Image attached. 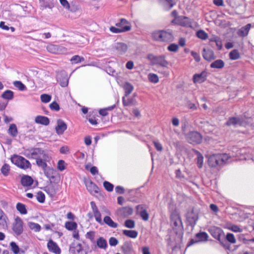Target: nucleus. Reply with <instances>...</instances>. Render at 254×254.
Instances as JSON below:
<instances>
[{
    "mask_svg": "<svg viewBox=\"0 0 254 254\" xmlns=\"http://www.w3.org/2000/svg\"><path fill=\"white\" fill-rule=\"evenodd\" d=\"M208 232L214 239L219 242L223 247L229 249L230 245L226 242L225 234L222 229L218 227L213 226L208 229Z\"/></svg>",
    "mask_w": 254,
    "mask_h": 254,
    "instance_id": "obj_1",
    "label": "nucleus"
},
{
    "mask_svg": "<svg viewBox=\"0 0 254 254\" xmlns=\"http://www.w3.org/2000/svg\"><path fill=\"white\" fill-rule=\"evenodd\" d=\"M230 156L227 154L210 155L208 158V164L211 167L221 166L226 163Z\"/></svg>",
    "mask_w": 254,
    "mask_h": 254,
    "instance_id": "obj_2",
    "label": "nucleus"
},
{
    "mask_svg": "<svg viewBox=\"0 0 254 254\" xmlns=\"http://www.w3.org/2000/svg\"><path fill=\"white\" fill-rule=\"evenodd\" d=\"M186 124L185 122L182 123V133L186 135L188 141L191 144H200L202 139L201 134L197 131H191L186 134Z\"/></svg>",
    "mask_w": 254,
    "mask_h": 254,
    "instance_id": "obj_3",
    "label": "nucleus"
},
{
    "mask_svg": "<svg viewBox=\"0 0 254 254\" xmlns=\"http://www.w3.org/2000/svg\"><path fill=\"white\" fill-rule=\"evenodd\" d=\"M11 162L21 169L26 170L31 168V165L29 161L22 156L14 154L11 157Z\"/></svg>",
    "mask_w": 254,
    "mask_h": 254,
    "instance_id": "obj_4",
    "label": "nucleus"
},
{
    "mask_svg": "<svg viewBox=\"0 0 254 254\" xmlns=\"http://www.w3.org/2000/svg\"><path fill=\"white\" fill-rule=\"evenodd\" d=\"M147 59L150 61L151 65H159L162 66H166L168 62L165 60L164 56H155L152 54H149Z\"/></svg>",
    "mask_w": 254,
    "mask_h": 254,
    "instance_id": "obj_5",
    "label": "nucleus"
},
{
    "mask_svg": "<svg viewBox=\"0 0 254 254\" xmlns=\"http://www.w3.org/2000/svg\"><path fill=\"white\" fill-rule=\"evenodd\" d=\"M178 22L179 24L184 27L193 28L196 26V22L193 20L190 19L187 17H177L176 15V24Z\"/></svg>",
    "mask_w": 254,
    "mask_h": 254,
    "instance_id": "obj_6",
    "label": "nucleus"
},
{
    "mask_svg": "<svg viewBox=\"0 0 254 254\" xmlns=\"http://www.w3.org/2000/svg\"><path fill=\"white\" fill-rule=\"evenodd\" d=\"M195 239H191L187 244V247H190L198 242L207 241L208 235L205 232H200L195 234Z\"/></svg>",
    "mask_w": 254,
    "mask_h": 254,
    "instance_id": "obj_7",
    "label": "nucleus"
},
{
    "mask_svg": "<svg viewBox=\"0 0 254 254\" xmlns=\"http://www.w3.org/2000/svg\"><path fill=\"white\" fill-rule=\"evenodd\" d=\"M56 78L57 82L59 83L62 87H65L68 85V77L65 71H61L58 73Z\"/></svg>",
    "mask_w": 254,
    "mask_h": 254,
    "instance_id": "obj_8",
    "label": "nucleus"
},
{
    "mask_svg": "<svg viewBox=\"0 0 254 254\" xmlns=\"http://www.w3.org/2000/svg\"><path fill=\"white\" fill-rule=\"evenodd\" d=\"M133 210L130 206L122 207L118 208L116 211L118 216L122 218H127L133 214Z\"/></svg>",
    "mask_w": 254,
    "mask_h": 254,
    "instance_id": "obj_9",
    "label": "nucleus"
},
{
    "mask_svg": "<svg viewBox=\"0 0 254 254\" xmlns=\"http://www.w3.org/2000/svg\"><path fill=\"white\" fill-rule=\"evenodd\" d=\"M23 221L20 217L17 216L15 219L12 230L17 236L20 235L23 232Z\"/></svg>",
    "mask_w": 254,
    "mask_h": 254,
    "instance_id": "obj_10",
    "label": "nucleus"
},
{
    "mask_svg": "<svg viewBox=\"0 0 254 254\" xmlns=\"http://www.w3.org/2000/svg\"><path fill=\"white\" fill-rule=\"evenodd\" d=\"M198 219V212L195 211L193 208L191 209L187 213V220L190 224L194 226Z\"/></svg>",
    "mask_w": 254,
    "mask_h": 254,
    "instance_id": "obj_11",
    "label": "nucleus"
},
{
    "mask_svg": "<svg viewBox=\"0 0 254 254\" xmlns=\"http://www.w3.org/2000/svg\"><path fill=\"white\" fill-rule=\"evenodd\" d=\"M166 240L167 245L171 247L172 251L175 250V246H173V243L175 241V230L174 227L171 229L168 230V234L166 237Z\"/></svg>",
    "mask_w": 254,
    "mask_h": 254,
    "instance_id": "obj_12",
    "label": "nucleus"
},
{
    "mask_svg": "<svg viewBox=\"0 0 254 254\" xmlns=\"http://www.w3.org/2000/svg\"><path fill=\"white\" fill-rule=\"evenodd\" d=\"M113 48L116 53L120 55L125 54L128 49L127 45L124 43H117Z\"/></svg>",
    "mask_w": 254,
    "mask_h": 254,
    "instance_id": "obj_13",
    "label": "nucleus"
},
{
    "mask_svg": "<svg viewBox=\"0 0 254 254\" xmlns=\"http://www.w3.org/2000/svg\"><path fill=\"white\" fill-rule=\"evenodd\" d=\"M207 73L203 71L200 73L194 74L193 76V82L194 83H201L206 80Z\"/></svg>",
    "mask_w": 254,
    "mask_h": 254,
    "instance_id": "obj_14",
    "label": "nucleus"
},
{
    "mask_svg": "<svg viewBox=\"0 0 254 254\" xmlns=\"http://www.w3.org/2000/svg\"><path fill=\"white\" fill-rule=\"evenodd\" d=\"M67 129V125L64 121L61 119L57 120V126L55 127L56 133L58 135H62Z\"/></svg>",
    "mask_w": 254,
    "mask_h": 254,
    "instance_id": "obj_15",
    "label": "nucleus"
},
{
    "mask_svg": "<svg viewBox=\"0 0 254 254\" xmlns=\"http://www.w3.org/2000/svg\"><path fill=\"white\" fill-rule=\"evenodd\" d=\"M47 247L49 251L55 254H61V250L57 244L52 240L49 241L47 244Z\"/></svg>",
    "mask_w": 254,
    "mask_h": 254,
    "instance_id": "obj_16",
    "label": "nucleus"
},
{
    "mask_svg": "<svg viewBox=\"0 0 254 254\" xmlns=\"http://www.w3.org/2000/svg\"><path fill=\"white\" fill-rule=\"evenodd\" d=\"M44 153H45L42 148H32L31 150L30 153L27 155V157L29 158H35L36 159L37 158H40V156H38V155L40 154L44 155Z\"/></svg>",
    "mask_w": 254,
    "mask_h": 254,
    "instance_id": "obj_17",
    "label": "nucleus"
},
{
    "mask_svg": "<svg viewBox=\"0 0 254 254\" xmlns=\"http://www.w3.org/2000/svg\"><path fill=\"white\" fill-rule=\"evenodd\" d=\"M202 56L207 61H211L215 58L213 51L210 49H206L205 48L203 49Z\"/></svg>",
    "mask_w": 254,
    "mask_h": 254,
    "instance_id": "obj_18",
    "label": "nucleus"
},
{
    "mask_svg": "<svg viewBox=\"0 0 254 254\" xmlns=\"http://www.w3.org/2000/svg\"><path fill=\"white\" fill-rule=\"evenodd\" d=\"M48 155L46 153H44V155H43V159L41 157L36 158V164L37 166L41 167L43 170L46 169V167H47V164L46 161H48Z\"/></svg>",
    "mask_w": 254,
    "mask_h": 254,
    "instance_id": "obj_19",
    "label": "nucleus"
},
{
    "mask_svg": "<svg viewBox=\"0 0 254 254\" xmlns=\"http://www.w3.org/2000/svg\"><path fill=\"white\" fill-rule=\"evenodd\" d=\"M121 250L124 254H131L132 251V245L130 241L124 242L121 247Z\"/></svg>",
    "mask_w": 254,
    "mask_h": 254,
    "instance_id": "obj_20",
    "label": "nucleus"
},
{
    "mask_svg": "<svg viewBox=\"0 0 254 254\" xmlns=\"http://www.w3.org/2000/svg\"><path fill=\"white\" fill-rule=\"evenodd\" d=\"M32 178L28 175L23 176L21 179V184L24 187H29L33 184Z\"/></svg>",
    "mask_w": 254,
    "mask_h": 254,
    "instance_id": "obj_21",
    "label": "nucleus"
},
{
    "mask_svg": "<svg viewBox=\"0 0 254 254\" xmlns=\"http://www.w3.org/2000/svg\"><path fill=\"white\" fill-rule=\"evenodd\" d=\"M168 209L170 213V219L171 224L175 225V204L173 200L168 204Z\"/></svg>",
    "mask_w": 254,
    "mask_h": 254,
    "instance_id": "obj_22",
    "label": "nucleus"
},
{
    "mask_svg": "<svg viewBox=\"0 0 254 254\" xmlns=\"http://www.w3.org/2000/svg\"><path fill=\"white\" fill-rule=\"evenodd\" d=\"M131 29L130 25H126L125 27H123L122 28L115 27L114 26H111L110 28V30L114 33H119L122 32H125L127 31H128Z\"/></svg>",
    "mask_w": 254,
    "mask_h": 254,
    "instance_id": "obj_23",
    "label": "nucleus"
},
{
    "mask_svg": "<svg viewBox=\"0 0 254 254\" xmlns=\"http://www.w3.org/2000/svg\"><path fill=\"white\" fill-rule=\"evenodd\" d=\"M35 122L38 124L48 126L50 124L49 119L45 116H37L35 119Z\"/></svg>",
    "mask_w": 254,
    "mask_h": 254,
    "instance_id": "obj_24",
    "label": "nucleus"
},
{
    "mask_svg": "<svg viewBox=\"0 0 254 254\" xmlns=\"http://www.w3.org/2000/svg\"><path fill=\"white\" fill-rule=\"evenodd\" d=\"M251 27V24H248L245 26L242 27L238 31V34L241 37H245L248 35L249 30Z\"/></svg>",
    "mask_w": 254,
    "mask_h": 254,
    "instance_id": "obj_25",
    "label": "nucleus"
},
{
    "mask_svg": "<svg viewBox=\"0 0 254 254\" xmlns=\"http://www.w3.org/2000/svg\"><path fill=\"white\" fill-rule=\"evenodd\" d=\"M86 188L91 193L95 192L96 193H98L99 191V188L97 187V186L92 182V181H90L88 183H87L86 184Z\"/></svg>",
    "mask_w": 254,
    "mask_h": 254,
    "instance_id": "obj_26",
    "label": "nucleus"
},
{
    "mask_svg": "<svg viewBox=\"0 0 254 254\" xmlns=\"http://www.w3.org/2000/svg\"><path fill=\"white\" fill-rule=\"evenodd\" d=\"M159 2L166 10H169L174 4L172 0H159Z\"/></svg>",
    "mask_w": 254,
    "mask_h": 254,
    "instance_id": "obj_27",
    "label": "nucleus"
},
{
    "mask_svg": "<svg viewBox=\"0 0 254 254\" xmlns=\"http://www.w3.org/2000/svg\"><path fill=\"white\" fill-rule=\"evenodd\" d=\"M44 190L51 197H54L56 194L55 187L52 185H49L45 187Z\"/></svg>",
    "mask_w": 254,
    "mask_h": 254,
    "instance_id": "obj_28",
    "label": "nucleus"
},
{
    "mask_svg": "<svg viewBox=\"0 0 254 254\" xmlns=\"http://www.w3.org/2000/svg\"><path fill=\"white\" fill-rule=\"evenodd\" d=\"M105 223L109 227L116 228L118 227V224L112 220L110 216H106L103 219V223Z\"/></svg>",
    "mask_w": 254,
    "mask_h": 254,
    "instance_id": "obj_29",
    "label": "nucleus"
},
{
    "mask_svg": "<svg viewBox=\"0 0 254 254\" xmlns=\"http://www.w3.org/2000/svg\"><path fill=\"white\" fill-rule=\"evenodd\" d=\"M224 62L222 60H217L212 63L210 66L212 68H222L224 66Z\"/></svg>",
    "mask_w": 254,
    "mask_h": 254,
    "instance_id": "obj_30",
    "label": "nucleus"
},
{
    "mask_svg": "<svg viewBox=\"0 0 254 254\" xmlns=\"http://www.w3.org/2000/svg\"><path fill=\"white\" fill-rule=\"evenodd\" d=\"M123 234L130 238H136L138 235V232L135 230H124L123 231Z\"/></svg>",
    "mask_w": 254,
    "mask_h": 254,
    "instance_id": "obj_31",
    "label": "nucleus"
},
{
    "mask_svg": "<svg viewBox=\"0 0 254 254\" xmlns=\"http://www.w3.org/2000/svg\"><path fill=\"white\" fill-rule=\"evenodd\" d=\"M1 97L4 99L11 100L14 97V92L10 90H6L2 93Z\"/></svg>",
    "mask_w": 254,
    "mask_h": 254,
    "instance_id": "obj_32",
    "label": "nucleus"
},
{
    "mask_svg": "<svg viewBox=\"0 0 254 254\" xmlns=\"http://www.w3.org/2000/svg\"><path fill=\"white\" fill-rule=\"evenodd\" d=\"M8 133L12 137H16L18 134V131L16 126L14 124L10 125L8 129Z\"/></svg>",
    "mask_w": 254,
    "mask_h": 254,
    "instance_id": "obj_33",
    "label": "nucleus"
},
{
    "mask_svg": "<svg viewBox=\"0 0 254 254\" xmlns=\"http://www.w3.org/2000/svg\"><path fill=\"white\" fill-rule=\"evenodd\" d=\"M152 37L155 41L163 42V31L153 32L152 33Z\"/></svg>",
    "mask_w": 254,
    "mask_h": 254,
    "instance_id": "obj_34",
    "label": "nucleus"
},
{
    "mask_svg": "<svg viewBox=\"0 0 254 254\" xmlns=\"http://www.w3.org/2000/svg\"><path fill=\"white\" fill-rule=\"evenodd\" d=\"M163 42H170L173 40V34L165 31H163Z\"/></svg>",
    "mask_w": 254,
    "mask_h": 254,
    "instance_id": "obj_35",
    "label": "nucleus"
},
{
    "mask_svg": "<svg viewBox=\"0 0 254 254\" xmlns=\"http://www.w3.org/2000/svg\"><path fill=\"white\" fill-rule=\"evenodd\" d=\"M241 124V119L236 117H231L229 119L228 121L226 123V125L230 126L231 125H236Z\"/></svg>",
    "mask_w": 254,
    "mask_h": 254,
    "instance_id": "obj_36",
    "label": "nucleus"
},
{
    "mask_svg": "<svg viewBox=\"0 0 254 254\" xmlns=\"http://www.w3.org/2000/svg\"><path fill=\"white\" fill-rule=\"evenodd\" d=\"M124 89L125 90V95L127 96L133 91V86L131 83L127 82L124 85Z\"/></svg>",
    "mask_w": 254,
    "mask_h": 254,
    "instance_id": "obj_37",
    "label": "nucleus"
},
{
    "mask_svg": "<svg viewBox=\"0 0 254 254\" xmlns=\"http://www.w3.org/2000/svg\"><path fill=\"white\" fill-rule=\"evenodd\" d=\"M45 176L49 179H54L55 176L53 175L55 171L53 169L50 167H46V169L43 170Z\"/></svg>",
    "mask_w": 254,
    "mask_h": 254,
    "instance_id": "obj_38",
    "label": "nucleus"
},
{
    "mask_svg": "<svg viewBox=\"0 0 254 254\" xmlns=\"http://www.w3.org/2000/svg\"><path fill=\"white\" fill-rule=\"evenodd\" d=\"M194 152L197 155V164L199 168H201L203 164V157L197 150H195Z\"/></svg>",
    "mask_w": 254,
    "mask_h": 254,
    "instance_id": "obj_39",
    "label": "nucleus"
},
{
    "mask_svg": "<svg viewBox=\"0 0 254 254\" xmlns=\"http://www.w3.org/2000/svg\"><path fill=\"white\" fill-rule=\"evenodd\" d=\"M65 227L69 231H73L77 228V224L74 221H67L65 223Z\"/></svg>",
    "mask_w": 254,
    "mask_h": 254,
    "instance_id": "obj_40",
    "label": "nucleus"
},
{
    "mask_svg": "<svg viewBox=\"0 0 254 254\" xmlns=\"http://www.w3.org/2000/svg\"><path fill=\"white\" fill-rule=\"evenodd\" d=\"M97 245L101 249H105L107 247V242L103 237H100L97 240Z\"/></svg>",
    "mask_w": 254,
    "mask_h": 254,
    "instance_id": "obj_41",
    "label": "nucleus"
},
{
    "mask_svg": "<svg viewBox=\"0 0 254 254\" xmlns=\"http://www.w3.org/2000/svg\"><path fill=\"white\" fill-rule=\"evenodd\" d=\"M229 59L231 60H236L240 58V53L238 50L234 49L231 51L229 54Z\"/></svg>",
    "mask_w": 254,
    "mask_h": 254,
    "instance_id": "obj_42",
    "label": "nucleus"
},
{
    "mask_svg": "<svg viewBox=\"0 0 254 254\" xmlns=\"http://www.w3.org/2000/svg\"><path fill=\"white\" fill-rule=\"evenodd\" d=\"M16 208L21 214H26L27 213V210L26 208V206L23 203L20 202L17 203L16 206Z\"/></svg>",
    "mask_w": 254,
    "mask_h": 254,
    "instance_id": "obj_43",
    "label": "nucleus"
},
{
    "mask_svg": "<svg viewBox=\"0 0 254 254\" xmlns=\"http://www.w3.org/2000/svg\"><path fill=\"white\" fill-rule=\"evenodd\" d=\"M176 230H177V232H176V237L177 236V238H178L180 240H181L183 238V226H181V225L178 226L176 222Z\"/></svg>",
    "mask_w": 254,
    "mask_h": 254,
    "instance_id": "obj_44",
    "label": "nucleus"
},
{
    "mask_svg": "<svg viewBox=\"0 0 254 254\" xmlns=\"http://www.w3.org/2000/svg\"><path fill=\"white\" fill-rule=\"evenodd\" d=\"M84 61L85 59L83 57H80L78 55H74L70 59V61L72 64H78Z\"/></svg>",
    "mask_w": 254,
    "mask_h": 254,
    "instance_id": "obj_45",
    "label": "nucleus"
},
{
    "mask_svg": "<svg viewBox=\"0 0 254 254\" xmlns=\"http://www.w3.org/2000/svg\"><path fill=\"white\" fill-rule=\"evenodd\" d=\"M13 85L20 91H25L27 89L26 86L20 81H15L13 82Z\"/></svg>",
    "mask_w": 254,
    "mask_h": 254,
    "instance_id": "obj_46",
    "label": "nucleus"
},
{
    "mask_svg": "<svg viewBox=\"0 0 254 254\" xmlns=\"http://www.w3.org/2000/svg\"><path fill=\"white\" fill-rule=\"evenodd\" d=\"M1 173L4 176H7L9 174L10 171V166L8 164L4 163L2 166L1 169Z\"/></svg>",
    "mask_w": 254,
    "mask_h": 254,
    "instance_id": "obj_47",
    "label": "nucleus"
},
{
    "mask_svg": "<svg viewBox=\"0 0 254 254\" xmlns=\"http://www.w3.org/2000/svg\"><path fill=\"white\" fill-rule=\"evenodd\" d=\"M225 239L226 243L227 241L231 244H235L236 242V240L234 234L232 233H227L226 236L225 237Z\"/></svg>",
    "mask_w": 254,
    "mask_h": 254,
    "instance_id": "obj_48",
    "label": "nucleus"
},
{
    "mask_svg": "<svg viewBox=\"0 0 254 254\" xmlns=\"http://www.w3.org/2000/svg\"><path fill=\"white\" fill-rule=\"evenodd\" d=\"M28 226L31 230H33L35 232H39L41 230V226L38 223L34 222H29Z\"/></svg>",
    "mask_w": 254,
    "mask_h": 254,
    "instance_id": "obj_49",
    "label": "nucleus"
},
{
    "mask_svg": "<svg viewBox=\"0 0 254 254\" xmlns=\"http://www.w3.org/2000/svg\"><path fill=\"white\" fill-rule=\"evenodd\" d=\"M148 78L150 82L156 83L159 81V78L157 74L154 73H149L148 75Z\"/></svg>",
    "mask_w": 254,
    "mask_h": 254,
    "instance_id": "obj_50",
    "label": "nucleus"
},
{
    "mask_svg": "<svg viewBox=\"0 0 254 254\" xmlns=\"http://www.w3.org/2000/svg\"><path fill=\"white\" fill-rule=\"evenodd\" d=\"M197 37L202 40H206L208 38V34L203 30H199L196 32Z\"/></svg>",
    "mask_w": 254,
    "mask_h": 254,
    "instance_id": "obj_51",
    "label": "nucleus"
},
{
    "mask_svg": "<svg viewBox=\"0 0 254 254\" xmlns=\"http://www.w3.org/2000/svg\"><path fill=\"white\" fill-rule=\"evenodd\" d=\"M59 47L55 45H51L47 47L48 51L53 54H57L59 52Z\"/></svg>",
    "mask_w": 254,
    "mask_h": 254,
    "instance_id": "obj_52",
    "label": "nucleus"
},
{
    "mask_svg": "<svg viewBox=\"0 0 254 254\" xmlns=\"http://www.w3.org/2000/svg\"><path fill=\"white\" fill-rule=\"evenodd\" d=\"M124 225L127 228L132 229L135 227V222L132 219H127L125 221Z\"/></svg>",
    "mask_w": 254,
    "mask_h": 254,
    "instance_id": "obj_53",
    "label": "nucleus"
},
{
    "mask_svg": "<svg viewBox=\"0 0 254 254\" xmlns=\"http://www.w3.org/2000/svg\"><path fill=\"white\" fill-rule=\"evenodd\" d=\"M10 246L12 251L14 254H18L19 252L20 249L18 246L14 242H11L10 243Z\"/></svg>",
    "mask_w": 254,
    "mask_h": 254,
    "instance_id": "obj_54",
    "label": "nucleus"
},
{
    "mask_svg": "<svg viewBox=\"0 0 254 254\" xmlns=\"http://www.w3.org/2000/svg\"><path fill=\"white\" fill-rule=\"evenodd\" d=\"M103 186L104 188L108 191H112L114 189V185L108 181H104L103 182Z\"/></svg>",
    "mask_w": 254,
    "mask_h": 254,
    "instance_id": "obj_55",
    "label": "nucleus"
},
{
    "mask_svg": "<svg viewBox=\"0 0 254 254\" xmlns=\"http://www.w3.org/2000/svg\"><path fill=\"white\" fill-rule=\"evenodd\" d=\"M37 201L41 203H43L45 201V195L44 193L41 191H39L37 193Z\"/></svg>",
    "mask_w": 254,
    "mask_h": 254,
    "instance_id": "obj_56",
    "label": "nucleus"
},
{
    "mask_svg": "<svg viewBox=\"0 0 254 254\" xmlns=\"http://www.w3.org/2000/svg\"><path fill=\"white\" fill-rule=\"evenodd\" d=\"M126 25H130L129 22L126 19L122 18L120 21L116 24V26L119 28L125 27Z\"/></svg>",
    "mask_w": 254,
    "mask_h": 254,
    "instance_id": "obj_57",
    "label": "nucleus"
},
{
    "mask_svg": "<svg viewBox=\"0 0 254 254\" xmlns=\"http://www.w3.org/2000/svg\"><path fill=\"white\" fill-rule=\"evenodd\" d=\"M41 100L43 103H48L51 100V96L46 94H43L41 95Z\"/></svg>",
    "mask_w": 254,
    "mask_h": 254,
    "instance_id": "obj_58",
    "label": "nucleus"
},
{
    "mask_svg": "<svg viewBox=\"0 0 254 254\" xmlns=\"http://www.w3.org/2000/svg\"><path fill=\"white\" fill-rule=\"evenodd\" d=\"M138 214L144 221H147L149 219V214L146 210H142Z\"/></svg>",
    "mask_w": 254,
    "mask_h": 254,
    "instance_id": "obj_59",
    "label": "nucleus"
},
{
    "mask_svg": "<svg viewBox=\"0 0 254 254\" xmlns=\"http://www.w3.org/2000/svg\"><path fill=\"white\" fill-rule=\"evenodd\" d=\"M133 102V99L132 98L127 99V100H126L125 98L124 97L123 98V104L124 106H129L133 105L134 104Z\"/></svg>",
    "mask_w": 254,
    "mask_h": 254,
    "instance_id": "obj_60",
    "label": "nucleus"
},
{
    "mask_svg": "<svg viewBox=\"0 0 254 254\" xmlns=\"http://www.w3.org/2000/svg\"><path fill=\"white\" fill-rule=\"evenodd\" d=\"M58 169L60 171H63L65 169V162L63 160H60L58 163Z\"/></svg>",
    "mask_w": 254,
    "mask_h": 254,
    "instance_id": "obj_61",
    "label": "nucleus"
},
{
    "mask_svg": "<svg viewBox=\"0 0 254 254\" xmlns=\"http://www.w3.org/2000/svg\"><path fill=\"white\" fill-rule=\"evenodd\" d=\"M49 106L50 109L53 111H59L60 109L59 105L56 101L51 103Z\"/></svg>",
    "mask_w": 254,
    "mask_h": 254,
    "instance_id": "obj_62",
    "label": "nucleus"
},
{
    "mask_svg": "<svg viewBox=\"0 0 254 254\" xmlns=\"http://www.w3.org/2000/svg\"><path fill=\"white\" fill-rule=\"evenodd\" d=\"M186 39L184 38H181L179 40V45L176 44V52L178 50L179 46L181 47H184L186 45Z\"/></svg>",
    "mask_w": 254,
    "mask_h": 254,
    "instance_id": "obj_63",
    "label": "nucleus"
},
{
    "mask_svg": "<svg viewBox=\"0 0 254 254\" xmlns=\"http://www.w3.org/2000/svg\"><path fill=\"white\" fill-rule=\"evenodd\" d=\"M109 243L111 246H116L119 244V241L116 238L112 237L109 239Z\"/></svg>",
    "mask_w": 254,
    "mask_h": 254,
    "instance_id": "obj_64",
    "label": "nucleus"
}]
</instances>
